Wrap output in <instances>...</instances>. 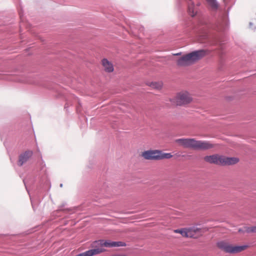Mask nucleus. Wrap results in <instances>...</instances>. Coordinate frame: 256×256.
Returning a JSON list of instances; mask_svg holds the SVG:
<instances>
[{
  "label": "nucleus",
  "instance_id": "16",
  "mask_svg": "<svg viewBox=\"0 0 256 256\" xmlns=\"http://www.w3.org/2000/svg\"><path fill=\"white\" fill-rule=\"evenodd\" d=\"M113 256H125L124 255H120V254H116V255H114Z\"/></svg>",
  "mask_w": 256,
  "mask_h": 256
},
{
  "label": "nucleus",
  "instance_id": "15",
  "mask_svg": "<svg viewBox=\"0 0 256 256\" xmlns=\"http://www.w3.org/2000/svg\"><path fill=\"white\" fill-rule=\"evenodd\" d=\"M250 231L253 232H256V226L250 228Z\"/></svg>",
  "mask_w": 256,
  "mask_h": 256
},
{
  "label": "nucleus",
  "instance_id": "10",
  "mask_svg": "<svg viewBox=\"0 0 256 256\" xmlns=\"http://www.w3.org/2000/svg\"><path fill=\"white\" fill-rule=\"evenodd\" d=\"M222 164L221 165H232L238 163L239 162V159L235 157H226L222 156Z\"/></svg>",
  "mask_w": 256,
  "mask_h": 256
},
{
  "label": "nucleus",
  "instance_id": "11",
  "mask_svg": "<svg viewBox=\"0 0 256 256\" xmlns=\"http://www.w3.org/2000/svg\"><path fill=\"white\" fill-rule=\"evenodd\" d=\"M103 70L106 72H111L114 71V68L112 64L106 59L102 60Z\"/></svg>",
  "mask_w": 256,
  "mask_h": 256
},
{
  "label": "nucleus",
  "instance_id": "2",
  "mask_svg": "<svg viewBox=\"0 0 256 256\" xmlns=\"http://www.w3.org/2000/svg\"><path fill=\"white\" fill-rule=\"evenodd\" d=\"M205 55L206 52L204 50L194 51L181 57L178 60L177 64L180 66H190L202 58Z\"/></svg>",
  "mask_w": 256,
  "mask_h": 256
},
{
  "label": "nucleus",
  "instance_id": "3",
  "mask_svg": "<svg viewBox=\"0 0 256 256\" xmlns=\"http://www.w3.org/2000/svg\"><path fill=\"white\" fill-rule=\"evenodd\" d=\"M142 156L146 160H158L169 159L172 157L170 153H164L159 150H148L143 152Z\"/></svg>",
  "mask_w": 256,
  "mask_h": 256
},
{
  "label": "nucleus",
  "instance_id": "7",
  "mask_svg": "<svg viewBox=\"0 0 256 256\" xmlns=\"http://www.w3.org/2000/svg\"><path fill=\"white\" fill-rule=\"evenodd\" d=\"M33 154L32 150H26L21 154L18 157V164L20 166H22L24 163L27 162Z\"/></svg>",
  "mask_w": 256,
  "mask_h": 256
},
{
  "label": "nucleus",
  "instance_id": "12",
  "mask_svg": "<svg viewBox=\"0 0 256 256\" xmlns=\"http://www.w3.org/2000/svg\"><path fill=\"white\" fill-rule=\"evenodd\" d=\"M189 0L190 2L188 4V13L192 16H194L196 13V12L194 8V4L192 2V0Z\"/></svg>",
  "mask_w": 256,
  "mask_h": 256
},
{
  "label": "nucleus",
  "instance_id": "5",
  "mask_svg": "<svg viewBox=\"0 0 256 256\" xmlns=\"http://www.w3.org/2000/svg\"><path fill=\"white\" fill-rule=\"evenodd\" d=\"M218 246L226 252L236 254L241 252L247 248L246 246H232L225 242H220L217 243Z\"/></svg>",
  "mask_w": 256,
  "mask_h": 256
},
{
  "label": "nucleus",
  "instance_id": "4",
  "mask_svg": "<svg viewBox=\"0 0 256 256\" xmlns=\"http://www.w3.org/2000/svg\"><path fill=\"white\" fill-rule=\"evenodd\" d=\"M192 100L191 95L186 91L180 92L174 98L170 99V102L176 106H182L189 104Z\"/></svg>",
  "mask_w": 256,
  "mask_h": 256
},
{
  "label": "nucleus",
  "instance_id": "6",
  "mask_svg": "<svg viewBox=\"0 0 256 256\" xmlns=\"http://www.w3.org/2000/svg\"><path fill=\"white\" fill-rule=\"evenodd\" d=\"M98 244L100 245V246H105V247H119L125 246L126 244L122 242H112L110 240H100L98 241H96L94 242L92 246H96V244Z\"/></svg>",
  "mask_w": 256,
  "mask_h": 256
},
{
  "label": "nucleus",
  "instance_id": "13",
  "mask_svg": "<svg viewBox=\"0 0 256 256\" xmlns=\"http://www.w3.org/2000/svg\"><path fill=\"white\" fill-rule=\"evenodd\" d=\"M150 86L153 88L160 89L162 88V84L160 82H152Z\"/></svg>",
  "mask_w": 256,
  "mask_h": 256
},
{
  "label": "nucleus",
  "instance_id": "9",
  "mask_svg": "<svg viewBox=\"0 0 256 256\" xmlns=\"http://www.w3.org/2000/svg\"><path fill=\"white\" fill-rule=\"evenodd\" d=\"M174 232L180 234L182 236L186 238H192L196 234V230L192 228L178 229L174 230Z\"/></svg>",
  "mask_w": 256,
  "mask_h": 256
},
{
  "label": "nucleus",
  "instance_id": "8",
  "mask_svg": "<svg viewBox=\"0 0 256 256\" xmlns=\"http://www.w3.org/2000/svg\"><path fill=\"white\" fill-rule=\"evenodd\" d=\"M222 156L214 154L209 156H206L204 157V159L206 162L221 165L222 160Z\"/></svg>",
  "mask_w": 256,
  "mask_h": 256
},
{
  "label": "nucleus",
  "instance_id": "1",
  "mask_svg": "<svg viewBox=\"0 0 256 256\" xmlns=\"http://www.w3.org/2000/svg\"><path fill=\"white\" fill-rule=\"evenodd\" d=\"M176 142L184 148L194 150H208L215 146L209 141L198 140L194 138H180L176 140Z\"/></svg>",
  "mask_w": 256,
  "mask_h": 256
},
{
  "label": "nucleus",
  "instance_id": "14",
  "mask_svg": "<svg viewBox=\"0 0 256 256\" xmlns=\"http://www.w3.org/2000/svg\"><path fill=\"white\" fill-rule=\"evenodd\" d=\"M208 2L212 7L216 8L217 7V3L216 0H206Z\"/></svg>",
  "mask_w": 256,
  "mask_h": 256
}]
</instances>
